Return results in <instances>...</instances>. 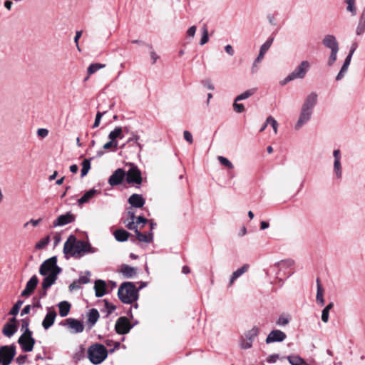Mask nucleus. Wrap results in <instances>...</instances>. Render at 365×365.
I'll use <instances>...</instances> for the list:
<instances>
[{"mask_svg":"<svg viewBox=\"0 0 365 365\" xmlns=\"http://www.w3.org/2000/svg\"><path fill=\"white\" fill-rule=\"evenodd\" d=\"M63 252L65 255L79 258L86 253H93L95 250L88 242L76 240L74 236L71 235L64 243Z\"/></svg>","mask_w":365,"mask_h":365,"instance_id":"nucleus-1","label":"nucleus"},{"mask_svg":"<svg viewBox=\"0 0 365 365\" xmlns=\"http://www.w3.org/2000/svg\"><path fill=\"white\" fill-rule=\"evenodd\" d=\"M317 102V94L314 92L309 94L302 104L299 118L294 125L296 130H300L312 118L313 109Z\"/></svg>","mask_w":365,"mask_h":365,"instance_id":"nucleus-2","label":"nucleus"},{"mask_svg":"<svg viewBox=\"0 0 365 365\" xmlns=\"http://www.w3.org/2000/svg\"><path fill=\"white\" fill-rule=\"evenodd\" d=\"M118 296L122 302L132 304L138 299V289L133 282H123L118 288Z\"/></svg>","mask_w":365,"mask_h":365,"instance_id":"nucleus-3","label":"nucleus"},{"mask_svg":"<svg viewBox=\"0 0 365 365\" xmlns=\"http://www.w3.org/2000/svg\"><path fill=\"white\" fill-rule=\"evenodd\" d=\"M108 356V351L105 346L101 344L91 345L88 350V356L90 361L93 364L102 363Z\"/></svg>","mask_w":365,"mask_h":365,"instance_id":"nucleus-4","label":"nucleus"},{"mask_svg":"<svg viewBox=\"0 0 365 365\" xmlns=\"http://www.w3.org/2000/svg\"><path fill=\"white\" fill-rule=\"evenodd\" d=\"M16 355L14 344L0 346V364L9 365Z\"/></svg>","mask_w":365,"mask_h":365,"instance_id":"nucleus-5","label":"nucleus"},{"mask_svg":"<svg viewBox=\"0 0 365 365\" xmlns=\"http://www.w3.org/2000/svg\"><path fill=\"white\" fill-rule=\"evenodd\" d=\"M57 271L60 274L61 269L57 265V258L56 256L45 260L39 268V273L43 276H46L49 273H55Z\"/></svg>","mask_w":365,"mask_h":365,"instance_id":"nucleus-6","label":"nucleus"},{"mask_svg":"<svg viewBox=\"0 0 365 365\" xmlns=\"http://www.w3.org/2000/svg\"><path fill=\"white\" fill-rule=\"evenodd\" d=\"M35 339L32 337V331H28L27 334H22L18 339L21 349L25 352H30L33 350L35 344Z\"/></svg>","mask_w":365,"mask_h":365,"instance_id":"nucleus-7","label":"nucleus"},{"mask_svg":"<svg viewBox=\"0 0 365 365\" xmlns=\"http://www.w3.org/2000/svg\"><path fill=\"white\" fill-rule=\"evenodd\" d=\"M129 319L125 317H119L115 324V330L119 334H125L133 328Z\"/></svg>","mask_w":365,"mask_h":365,"instance_id":"nucleus-8","label":"nucleus"},{"mask_svg":"<svg viewBox=\"0 0 365 365\" xmlns=\"http://www.w3.org/2000/svg\"><path fill=\"white\" fill-rule=\"evenodd\" d=\"M125 178L127 182L129 184L140 185L142 182L141 172L136 166H131L125 173Z\"/></svg>","mask_w":365,"mask_h":365,"instance_id":"nucleus-9","label":"nucleus"},{"mask_svg":"<svg viewBox=\"0 0 365 365\" xmlns=\"http://www.w3.org/2000/svg\"><path fill=\"white\" fill-rule=\"evenodd\" d=\"M125 178V172L122 168H118L115 170L113 174L109 177L108 182L112 186H117L123 182L124 178Z\"/></svg>","mask_w":365,"mask_h":365,"instance_id":"nucleus-10","label":"nucleus"},{"mask_svg":"<svg viewBox=\"0 0 365 365\" xmlns=\"http://www.w3.org/2000/svg\"><path fill=\"white\" fill-rule=\"evenodd\" d=\"M76 217L71 212L59 215L53 222V227H61L75 221Z\"/></svg>","mask_w":365,"mask_h":365,"instance_id":"nucleus-11","label":"nucleus"},{"mask_svg":"<svg viewBox=\"0 0 365 365\" xmlns=\"http://www.w3.org/2000/svg\"><path fill=\"white\" fill-rule=\"evenodd\" d=\"M310 67V63L307 61H303L300 64L290 73L292 77L294 79L303 78Z\"/></svg>","mask_w":365,"mask_h":365,"instance_id":"nucleus-12","label":"nucleus"},{"mask_svg":"<svg viewBox=\"0 0 365 365\" xmlns=\"http://www.w3.org/2000/svg\"><path fill=\"white\" fill-rule=\"evenodd\" d=\"M286 338L287 335L284 331L279 329H274L269 332L266 338L265 341L267 344L282 342L284 341Z\"/></svg>","mask_w":365,"mask_h":365,"instance_id":"nucleus-13","label":"nucleus"},{"mask_svg":"<svg viewBox=\"0 0 365 365\" xmlns=\"http://www.w3.org/2000/svg\"><path fill=\"white\" fill-rule=\"evenodd\" d=\"M334 161V173L337 178H341L342 176V167H341V154L339 149H336L333 151Z\"/></svg>","mask_w":365,"mask_h":365,"instance_id":"nucleus-14","label":"nucleus"},{"mask_svg":"<svg viewBox=\"0 0 365 365\" xmlns=\"http://www.w3.org/2000/svg\"><path fill=\"white\" fill-rule=\"evenodd\" d=\"M38 282V277L36 275H34L31 277V279L27 282L25 289L22 291L21 295L22 297H29L31 294V293L36 289Z\"/></svg>","mask_w":365,"mask_h":365,"instance_id":"nucleus-15","label":"nucleus"},{"mask_svg":"<svg viewBox=\"0 0 365 365\" xmlns=\"http://www.w3.org/2000/svg\"><path fill=\"white\" fill-rule=\"evenodd\" d=\"M322 44L331 51L339 49L336 38L332 34L326 35L322 39Z\"/></svg>","mask_w":365,"mask_h":365,"instance_id":"nucleus-16","label":"nucleus"},{"mask_svg":"<svg viewBox=\"0 0 365 365\" xmlns=\"http://www.w3.org/2000/svg\"><path fill=\"white\" fill-rule=\"evenodd\" d=\"M66 322L68 326V328L71 329V331L73 333L77 334L81 333L83 331L84 326L82 322L78 319L68 318L66 319Z\"/></svg>","mask_w":365,"mask_h":365,"instance_id":"nucleus-17","label":"nucleus"},{"mask_svg":"<svg viewBox=\"0 0 365 365\" xmlns=\"http://www.w3.org/2000/svg\"><path fill=\"white\" fill-rule=\"evenodd\" d=\"M56 317V311L53 309H48V312L42 322L43 327L45 329H49L53 324Z\"/></svg>","mask_w":365,"mask_h":365,"instance_id":"nucleus-18","label":"nucleus"},{"mask_svg":"<svg viewBox=\"0 0 365 365\" xmlns=\"http://www.w3.org/2000/svg\"><path fill=\"white\" fill-rule=\"evenodd\" d=\"M145 200L141 195L133 194L128 198V203L133 207L140 208L145 205Z\"/></svg>","mask_w":365,"mask_h":365,"instance_id":"nucleus-19","label":"nucleus"},{"mask_svg":"<svg viewBox=\"0 0 365 365\" xmlns=\"http://www.w3.org/2000/svg\"><path fill=\"white\" fill-rule=\"evenodd\" d=\"M58 274V271L55 273H49L46 275L45 278L42 282V289H48L50 287H51L57 279Z\"/></svg>","mask_w":365,"mask_h":365,"instance_id":"nucleus-20","label":"nucleus"},{"mask_svg":"<svg viewBox=\"0 0 365 365\" xmlns=\"http://www.w3.org/2000/svg\"><path fill=\"white\" fill-rule=\"evenodd\" d=\"M106 284L105 281L98 279L95 282L94 289L96 292V296L97 297H101L105 295L106 292Z\"/></svg>","mask_w":365,"mask_h":365,"instance_id":"nucleus-21","label":"nucleus"},{"mask_svg":"<svg viewBox=\"0 0 365 365\" xmlns=\"http://www.w3.org/2000/svg\"><path fill=\"white\" fill-rule=\"evenodd\" d=\"M18 330L17 326L11 323H6L2 329L3 334L11 338Z\"/></svg>","mask_w":365,"mask_h":365,"instance_id":"nucleus-22","label":"nucleus"},{"mask_svg":"<svg viewBox=\"0 0 365 365\" xmlns=\"http://www.w3.org/2000/svg\"><path fill=\"white\" fill-rule=\"evenodd\" d=\"M138 241L145 243H150L153 240V234L152 232L148 233H142L139 230H136L135 232Z\"/></svg>","mask_w":365,"mask_h":365,"instance_id":"nucleus-23","label":"nucleus"},{"mask_svg":"<svg viewBox=\"0 0 365 365\" xmlns=\"http://www.w3.org/2000/svg\"><path fill=\"white\" fill-rule=\"evenodd\" d=\"M97 193H100V191H98L96 189H91L90 190L87 191L81 198L78 200V204L79 205H81L84 203L88 202Z\"/></svg>","mask_w":365,"mask_h":365,"instance_id":"nucleus-24","label":"nucleus"},{"mask_svg":"<svg viewBox=\"0 0 365 365\" xmlns=\"http://www.w3.org/2000/svg\"><path fill=\"white\" fill-rule=\"evenodd\" d=\"M88 321L90 328L92 327L99 319V313L96 309H91L88 313Z\"/></svg>","mask_w":365,"mask_h":365,"instance_id":"nucleus-25","label":"nucleus"},{"mask_svg":"<svg viewBox=\"0 0 365 365\" xmlns=\"http://www.w3.org/2000/svg\"><path fill=\"white\" fill-rule=\"evenodd\" d=\"M248 268H249V265L248 264H244L242 267H241L240 268L237 269L236 271H235L233 273H232V275L230 277V286L232 285V284L234 283V282L237 279L239 278L240 276H242L244 273H245L247 270H248Z\"/></svg>","mask_w":365,"mask_h":365,"instance_id":"nucleus-26","label":"nucleus"},{"mask_svg":"<svg viewBox=\"0 0 365 365\" xmlns=\"http://www.w3.org/2000/svg\"><path fill=\"white\" fill-rule=\"evenodd\" d=\"M113 235L115 240L118 242H125L130 236V233L123 229L116 230Z\"/></svg>","mask_w":365,"mask_h":365,"instance_id":"nucleus-27","label":"nucleus"},{"mask_svg":"<svg viewBox=\"0 0 365 365\" xmlns=\"http://www.w3.org/2000/svg\"><path fill=\"white\" fill-rule=\"evenodd\" d=\"M120 272L127 278H131L137 273L136 269L127 264H123L121 267Z\"/></svg>","mask_w":365,"mask_h":365,"instance_id":"nucleus-28","label":"nucleus"},{"mask_svg":"<svg viewBox=\"0 0 365 365\" xmlns=\"http://www.w3.org/2000/svg\"><path fill=\"white\" fill-rule=\"evenodd\" d=\"M317 291L316 299H317V302L318 304H319L321 306H323L324 304V289L322 287L319 279H317Z\"/></svg>","mask_w":365,"mask_h":365,"instance_id":"nucleus-29","label":"nucleus"},{"mask_svg":"<svg viewBox=\"0 0 365 365\" xmlns=\"http://www.w3.org/2000/svg\"><path fill=\"white\" fill-rule=\"evenodd\" d=\"M287 360L291 365H309L298 355H289L287 356Z\"/></svg>","mask_w":365,"mask_h":365,"instance_id":"nucleus-30","label":"nucleus"},{"mask_svg":"<svg viewBox=\"0 0 365 365\" xmlns=\"http://www.w3.org/2000/svg\"><path fill=\"white\" fill-rule=\"evenodd\" d=\"M59 314L61 317H64L69 313L71 305L66 301H63L58 304Z\"/></svg>","mask_w":365,"mask_h":365,"instance_id":"nucleus-31","label":"nucleus"},{"mask_svg":"<svg viewBox=\"0 0 365 365\" xmlns=\"http://www.w3.org/2000/svg\"><path fill=\"white\" fill-rule=\"evenodd\" d=\"M344 1L346 4V11L353 16H356L357 13L356 0H344Z\"/></svg>","mask_w":365,"mask_h":365,"instance_id":"nucleus-32","label":"nucleus"},{"mask_svg":"<svg viewBox=\"0 0 365 365\" xmlns=\"http://www.w3.org/2000/svg\"><path fill=\"white\" fill-rule=\"evenodd\" d=\"M256 91H257V88H250L249 90H247L245 92H243L242 93L238 95L235 98H236V101H242V100L247 99L248 98H250V96L254 95Z\"/></svg>","mask_w":365,"mask_h":365,"instance_id":"nucleus-33","label":"nucleus"},{"mask_svg":"<svg viewBox=\"0 0 365 365\" xmlns=\"http://www.w3.org/2000/svg\"><path fill=\"white\" fill-rule=\"evenodd\" d=\"M365 33V18L359 16L357 26L356 27V34L361 36Z\"/></svg>","mask_w":365,"mask_h":365,"instance_id":"nucleus-34","label":"nucleus"},{"mask_svg":"<svg viewBox=\"0 0 365 365\" xmlns=\"http://www.w3.org/2000/svg\"><path fill=\"white\" fill-rule=\"evenodd\" d=\"M123 129L121 127H115V129L110 132L108 134V138L112 140H116V138H122Z\"/></svg>","mask_w":365,"mask_h":365,"instance_id":"nucleus-35","label":"nucleus"},{"mask_svg":"<svg viewBox=\"0 0 365 365\" xmlns=\"http://www.w3.org/2000/svg\"><path fill=\"white\" fill-rule=\"evenodd\" d=\"M106 67V64L100 63H91L87 68V73L88 75H92L95 73L96 71L101 68H104Z\"/></svg>","mask_w":365,"mask_h":365,"instance_id":"nucleus-36","label":"nucleus"},{"mask_svg":"<svg viewBox=\"0 0 365 365\" xmlns=\"http://www.w3.org/2000/svg\"><path fill=\"white\" fill-rule=\"evenodd\" d=\"M259 332V329L257 327H254L245 334V337L247 338V340L252 341L253 339L258 335Z\"/></svg>","mask_w":365,"mask_h":365,"instance_id":"nucleus-37","label":"nucleus"},{"mask_svg":"<svg viewBox=\"0 0 365 365\" xmlns=\"http://www.w3.org/2000/svg\"><path fill=\"white\" fill-rule=\"evenodd\" d=\"M339 49L331 50L327 60V66L331 67L337 59V54Z\"/></svg>","mask_w":365,"mask_h":365,"instance_id":"nucleus-38","label":"nucleus"},{"mask_svg":"<svg viewBox=\"0 0 365 365\" xmlns=\"http://www.w3.org/2000/svg\"><path fill=\"white\" fill-rule=\"evenodd\" d=\"M274 38H269L260 47L259 53L262 55H265L266 52L271 47L272 43H273Z\"/></svg>","mask_w":365,"mask_h":365,"instance_id":"nucleus-39","label":"nucleus"},{"mask_svg":"<svg viewBox=\"0 0 365 365\" xmlns=\"http://www.w3.org/2000/svg\"><path fill=\"white\" fill-rule=\"evenodd\" d=\"M91 159H85L82 162L81 177L86 176L91 169Z\"/></svg>","mask_w":365,"mask_h":365,"instance_id":"nucleus-40","label":"nucleus"},{"mask_svg":"<svg viewBox=\"0 0 365 365\" xmlns=\"http://www.w3.org/2000/svg\"><path fill=\"white\" fill-rule=\"evenodd\" d=\"M50 242V237L48 235L41 240H40L35 245V248L37 250H41L46 247V246Z\"/></svg>","mask_w":365,"mask_h":365,"instance_id":"nucleus-41","label":"nucleus"},{"mask_svg":"<svg viewBox=\"0 0 365 365\" xmlns=\"http://www.w3.org/2000/svg\"><path fill=\"white\" fill-rule=\"evenodd\" d=\"M294 265V261L292 259H285L277 263L279 269L292 267Z\"/></svg>","mask_w":365,"mask_h":365,"instance_id":"nucleus-42","label":"nucleus"},{"mask_svg":"<svg viewBox=\"0 0 365 365\" xmlns=\"http://www.w3.org/2000/svg\"><path fill=\"white\" fill-rule=\"evenodd\" d=\"M24 302L21 301V300H18L16 302V303L13 306V307L11 309L10 312H9V314L11 315H13L14 317H16L19 312V309L21 307V305L23 304Z\"/></svg>","mask_w":365,"mask_h":365,"instance_id":"nucleus-43","label":"nucleus"},{"mask_svg":"<svg viewBox=\"0 0 365 365\" xmlns=\"http://www.w3.org/2000/svg\"><path fill=\"white\" fill-rule=\"evenodd\" d=\"M349 66V65L343 63L339 72L338 73V74L336 76V81H341L345 76V75L348 71Z\"/></svg>","mask_w":365,"mask_h":365,"instance_id":"nucleus-44","label":"nucleus"},{"mask_svg":"<svg viewBox=\"0 0 365 365\" xmlns=\"http://www.w3.org/2000/svg\"><path fill=\"white\" fill-rule=\"evenodd\" d=\"M217 160L221 165L225 166L227 168L232 169L234 168L233 164L225 157L218 156Z\"/></svg>","mask_w":365,"mask_h":365,"instance_id":"nucleus-45","label":"nucleus"},{"mask_svg":"<svg viewBox=\"0 0 365 365\" xmlns=\"http://www.w3.org/2000/svg\"><path fill=\"white\" fill-rule=\"evenodd\" d=\"M289 323V318L284 315H281L279 317L278 319L276 322L277 325L279 327H284Z\"/></svg>","mask_w":365,"mask_h":365,"instance_id":"nucleus-46","label":"nucleus"},{"mask_svg":"<svg viewBox=\"0 0 365 365\" xmlns=\"http://www.w3.org/2000/svg\"><path fill=\"white\" fill-rule=\"evenodd\" d=\"M209 41L208 31L206 26L202 28V35L200 39V45H204Z\"/></svg>","mask_w":365,"mask_h":365,"instance_id":"nucleus-47","label":"nucleus"},{"mask_svg":"<svg viewBox=\"0 0 365 365\" xmlns=\"http://www.w3.org/2000/svg\"><path fill=\"white\" fill-rule=\"evenodd\" d=\"M90 272H86L85 275H81L78 278V282H79V284H88L90 282Z\"/></svg>","mask_w":365,"mask_h":365,"instance_id":"nucleus-48","label":"nucleus"},{"mask_svg":"<svg viewBox=\"0 0 365 365\" xmlns=\"http://www.w3.org/2000/svg\"><path fill=\"white\" fill-rule=\"evenodd\" d=\"M267 123H269L272 125L274 133L277 134V128H278V123H277V120L273 117L269 116L267 118Z\"/></svg>","mask_w":365,"mask_h":365,"instance_id":"nucleus-49","label":"nucleus"},{"mask_svg":"<svg viewBox=\"0 0 365 365\" xmlns=\"http://www.w3.org/2000/svg\"><path fill=\"white\" fill-rule=\"evenodd\" d=\"M238 101H236V98L235 99L233 103L234 110L238 113H243L245 110V106L242 103H238Z\"/></svg>","mask_w":365,"mask_h":365,"instance_id":"nucleus-50","label":"nucleus"},{"mask_svg":"<svg viewBox=\"0 0 365 365\" xmlns=\"http://www.w3.org/2000/svg\"><path fill=\"white\" fill-rule=\"evenodd\" d=\"M252 346V341L247 340V338H242L240 342V346L242 349H247L251 348Z\"/></svg>","mask_w":365,"mask_h":365,"instance_id":"nucleus-51","label":"nucleus"},{"mask_svg":"<svg viewBox=\"0 0 365 365\" xmlns=\"http://www.w3.org/2000/svg\"><path fill=\"white\" fill-rule=\"evenodd\" d=\"M201 84L210 91H213L215 89V86L212 83V81L210 78L203 79L201 81Z\"/></svg>","mask_w":365,"mask_h":365,"instance_id":"nucleus-52","label":"nucleus"},{"mask_svg":"<svg viewBox=\"0 0 365 365\" xmlns=\"http://www.w3.org/2000/svg\"><path fill=\"white\" fill-rule=\"evenodd\" d=\"M118 141L117 140H110L108 142H107L106 143H105L103 145V149L105 150H109L112 148H116L117 146H118Z\"/></svg>","mask_w":365,"mask_h":365,"instance_id":"nucleus-53","label":"nucleus"},{"mask_svg":"<svg viewBox=\"0 0 365 365\" xmlns=\"http://www.w3.org/2000/svg\"><path fill=\"white\" fill-rule=\"evenodd\" d=\"M106 112H98L96 113V119H95V121H94V123L93 125V128H97L100 125V122H101V119L102 118V116L105 114Z\"/></svg>","mask_w":365,"mask_h":365,"instance_id":"nucleus-54","label":"nucleus"},{"mask_svg":"<svg viewBox=\"0 0 365 365\" xmlns=\"http://www.w3.org/2000/svg\"><path fill=\"white\" fill-rule=\"evenodd\" d=\"M29 319L28 318L23 319L21 320V330L24 329V332L23 334H27L28 331H30L29 329Z\"/></svg>","mask_w":365,"mask_h":365,"instance_id":"nucleus-55","label":"nucleus"},{"mask_svg":"<svg viewBox=\"0 0 365 365\" xmlns=\"http://www.w3.org/2000/svg\"><path fill=\"white\" fill-rule=\"evenodd\" d=\"M135 222L138 227L139 225L142 224L141 227H140V229H142L144 227V225L148 222V220L143 217V216H139L137 218L135 217Z\"/></svg>","mask_w":365,"mask_h":365,"instance_id":"nucleus-56","label":"nucleus"},{"mask_svg":"<svg viewBox=\"0 0 365 365\" xmlns=\"http://www.w3.org/2000/svg\"><path fill=\"white\" fill-rule=\"evenodd\" d=\"M135 220V219H130V223H126V227L130 230H134L135 232L136 230H138V227L137 226Z\"/></svg>","mask_w":365,"mask_h":365,"instance_id":"nucleus-57","label":"nucleus"},{"mask_svg":"<svg viewBox=\"0 0 365 365\" xmlns=\"http://www.w3.org/2000/svg\"><path fill=\"white\" fill-rule=\"evenodd\" d=\"M140 139V136L138 135H136V134H133L132 137H130L128 140V143H131V142H135L137 143V145L140 148V150H142V145L140 143H138V140Z\"/></svg>","mask_w":365,"mask_h":365,"instance_id":"nucleus-58","label":"nucleus"},{"mask_svg":"<svg viewBox=\"0 0 365 365\" xmlns=\"http://www.w3.org/2000/svg\"><path fill=\"white\" fill-rule=\"evenodd\" d=\"M37 135L38 137L44 138L48 135V130L46 128H38L37 130Z\"/></svg>","mask_w":365,"mask_h":365,"instance_id":"nucleus-59","label":"nucleus"},{"mask_svg":"<svg viewBox=\"0 0 365 365\" xmlns=\"http://www.w3.org/2000/svg\"><path fill=\"white\" fill-rule=\"evenodd\" d=\"M82 34H83L82 31H77L76 32V36H75V38H74V42L76 43V48H77V49L79 51H81V48H80L79 45H78V40L81 37Z\"/></svg>","mask_w":365,"mask_h":365,"instance_id":"nucleus-60","label":"nucleus"},{"mask_svg":"<svg viewBox=\"0 0 365 365\" xmlns=\"http://www.w3.org/2000/svg\"><path fill=\"white\" fill-rule=\"evenodd\" d=\"M106 344L107 346H112L113 344L114 345V348L110 350L111 352L114 351V350L115 349H118V347L120 346V342H118V341L114 342L113 340H110V339H107L106 341Z\"/></svg>","mask_w":365,"mask_h":365,"instance_id":"nucleus-61","label":"nucleus"},{"mask_svg":"<svg viewBox=\"0 0 365 365\" xmlns=\"http://www.w3.org/2000/svg\"><path fill=\"white\" fill-rule=\"evenodd\" d=\"M183 135L185 140H187L189 143H192L193 142L192 135L190 133V132L185 130L183 133Z\"/></svg>","mask_w":365,"mask_h":365,"instance_id":"nucleus-62","label":"nucleus"},{"mask_svg":"<svg viewBox=\"0 0 365 365\" xmlns=\"http://www.w3.org/2000/svg\"><path fill=\"white\" fill-rule=\"evenodd\" d=\"M81 288V284H79V282L78 280L73 281L69 286V289L71 291L79 289Z\"/></svg>","mask_w":365,"mask_h":365,"instance_id":"nucleus-63","label":"nucleus"},{"mask_svg":"<svg viewBox=\"0 0 365 365\" xmlns=\"http://www.w3.org/2000/svg\"><path fill=\"white\" fill-rule=\"evenodd\" d=\"M148 46L150 49V57L151 59L153 60V63H155L158 59V56L154 51H153V47L151 45H148Z\"/></svg>","mask_w":365,"mask_h":365,"instance_id":"nucleus-64","label":"nucleus"}]
</instances>
